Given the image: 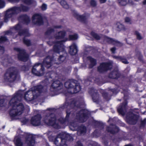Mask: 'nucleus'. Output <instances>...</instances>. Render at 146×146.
Here are the masks:
<instances>
[{
	"label": "nucleus",
	"mask_w": 146,
	"mask_h": 146,
	"mask_svg": "<svg viewBox=\"0 0 146 146\" xmlns=\"http://www.w3.org/2000/svg\"><path fill=\"white\" fill-rule=\"evenodd\" d=\"M14 11H16L17 14L20 12H27L29 11V8L27 6L24 5L22 4L20 5V6H14L13 7Z\"/></svg>",
	"instance_id": "nucleus-20"
},
{
	"label": "nucleus",
	"mask_w": 146,
	"mask_h": 146,
	"mask_svg": "<svg viewBox=\"0 0 146 146\" xmlns=\"http://www.w3.org/2000/svg\"><path fill=\"white\" fill-rule=\"evenodd\" d=\"M25 143L27 146H34L35 143V138L33 135L27 133L25 137Z\"/></svg>",
	"instance_id": "nucleus-17"
},
{
	"label": "nucleus",
	"mask_w": 146,
	"mask_h": 146,
	"mask_svg": "<svg viewBox=\"0 0 146 146\" xmlns=\"http://www.w3.org/2000/svg\"><path fill=\"white\" fill-rule=\"evenodd\" d=\"M14 50L19 52L17 54V58L19 60L23 62L27 61L29 58V55L24 49H21L19 48L15 47Z\"/></svg>",
	"instance_id": "nucleus-8"
},
{
	"label": "nucleus",
	"mask_w": 146,
	"mask_h": 146,
	"mask_svg": "<svg viewBox=\"0 0 146 146\" xmlns=\"http://www.w3.org/2000/svg\"><path fill=\"white\" fill-rule=\"evenodd\" d=\"M23 43L27 46H29L31 45V43L30 40L26 39L25 37H24L23 39Z\"/></svg>",
	"instance_id": "nucleus-41"
},
{
	"label": "nucleus",
	"mask_w": 146,
	"mask_h": 146,
	"mask_svg": "<svg viewBox=\"0 0 146 146\" xmlns=\"http://www.w3.org/2000/svg\"><path fill=\"white\" fill-rule=\"evenodd\" d=\"M62 86V83L59 80H56L53 81L51 86V89L54 90H59L61 89Z\"/></svg>",
	"instance_id": "nucleus-24"
},
{
	"label": "nucleus",
	"mask_w": 146,
	"mask_h": 146,
	"mask_svg": "<svg viewBox=\"0 0 146 146\" xmlns=\"http://www.w3.org/2000/svg\"><path fill=\"white\" fill-rule=\"evenodd\" d=\"M127 102L125 100L121 103L117 108L118 112L120 114L124 115L127 110Z\"/></svg>",
	"instance_id": "nucleus-16"
},
{
	"label": "nucleus",
	"mask_w": 146,
	"mask_h": 146,
	"mask_svg": "<svg viewBox=\"0 0 146 146\" xmlns=\"http://www.w3.org/2000/svg\"><path fill=\"white\" fill-rule=\"evenodd\" d=\"M42 116L40 114H37L32 117L31 120V123L33 126H37L41 124Z\"/></svg>",
	"instance_id": "nucleus-14"
},
{
	"label": "nucleus",
	"mask_w": 146,
	"mask_h": 146,
	"mask_svg": "<svg viewBox=\"0 0 146 146\" xmlns=\"http://www.w3.org/2000/svg\"><path fill=\"white\" fill-rule=\"evenodd\" d=\"M92 123L94 125L97 126L98 127L102 128L103 129L104 128V123L100 121L94 120L93 121Z\"/></svg>",
	"instance_id": "nucleus-38"
},
{
	"label": "nucleus",
	"mask_w": 146,
	"mask_h": 146,
	"mask_svg": "<svg viewBox=\"0 0 146 146\" xmlns=\"http://www.w3.org/2000/svg\"><path fill=\"white\" fill-rule=\"evenodd\" d=\"M60 3L62 7L66 9L69 8V5L67 4L65 0H57Z\"/></svg>",
	"instance_id": "nucleus-35"
},
{
	"label": "nucleus",
	"mask_w": 146,
	"mask_h": 146,
	"mask_svg": "<svg viewBox=\"0 0 146 146\" xmlns=\"http://www.w3.org/2000/svg\"><path fill=\"white\" fill-rule=\"evenodd\" d=\"M66 59V57L65 56L63 55H60L58 58V61L56 62H55V63L57 65H58L59 64L62 63Z\"/></svg>",
	"instance_id": "nucleus-37"
},
{
	"label": "nucleus",
	"mask_w": 146,
	"mask_h": 146,
	"mask_svg": "<svg viewBox=\"0 0 146 146\" xmlns=\"http://www.w3.org/2000/svg\"><path fill=\"white\" fill-rule=\"evenodd\" d=\"M102 97L104 99L107 101H109L111 99L112 95L110 94L108 92L104 91H103L101 92Z\"/></svg>",
	"instance_id": "nucleus-34"
},
{
	"label": "nucleus",
	"mask_w": 146,
	"mask_h": 146,
	"mask_svg": "<svg viewBox=\"0 0 146 146\" xmlns=\"http://www.w3.org/2000/svg\"><path fill=\"white\" fill-rule=\"evenodd\" d=\"M113 67V63L111 62H104L101 63L97 68V70L99 73L104 74L108 71L110 70Z\"/></svg>",
	"instance_id": "nucleus-6"
},
{
	"label": "nucleus",
	"mask_w": 146,
	"mask_h": 146,
	"mask_svg": "<svg viewBox=\"0 0 146 146\" xmlns=\"http://www.w3.org/2000/svg\"><path fill=\"white\" fill-rule=\"evenodd\" d=\"M68 39V38H66L64 40L57 41L56 44L53 46L54 51L57 53H59L60 52L64 51L65 48L63 43L67 41Z\"/></svg>",
	"instance_id": "nucleus-9"
},
{
	"label": "nucleus",
	"mask_w": 146,
	"mask_h": 146,
	"mask_svg": "<svg viewBox=\"0 0 146 146\" xmlns=\"http://www.w3.org/2000/svg\"><path fill=\"white\" fill-rule=\"evenodd\" d=\"M113 57L116 59L117 60L125 64H128L129 63V62L127 61L125 57L124 56H113Z\"/></svg>",
	"instance_id": "nucleus-31"
},
{
	"label": "nucleus",
	"mask_w": 146,
	"mask_h": 146,
	"mask_svg": "<svg viewBox=\"0 0 146 146\" xmlns=\"http://www.w3.org/2000/svg\"><path fill=\"white\" fill-rule=\"evenodd\" d=\"M110 50L112 53L115 54V50H116V48L115 47H112L111 48Z\"/></svg>",
	"instance_id": "nucleus-64"
},
{
	"label": "nucleus",
	"mask_w": 146,
	"mask_h": 146,
	"mask_svg": "<svg viewBox=\"0 0 146 146\" xmlns=\"http://www.w3.org/2000/svg\"><path fill=\"white\" fill-rule=\"evenodd\" d=\"M54 29L52 28H48L45 33V35H49L52 33L54 32Z\"/></svg>",
	"instance_id": "nucleus-49"
},
{
	"label": "nucleus",
	"mask_w": 146,
	"mask_h": 146,
	"mask_svg": "<svg viewBox=\"0 0 146 146\" xmlns=\"http://www.w3.org/2000/svg\"><path fill=\"white\" fill-rule=\"evenodd\" d=\"M64 86L67 89L68 93L71 94L77 93L81 89L80 84L74 82L66 81L64 83Z\"/></svg>",
	"instance_id": "nucleus-4"
},
{
	"label": "nucleus",
	"mask_w": 146,
	"mask_h": 146,
	"mask_svg": "<svg viewBox=\"0 0 146 146\" xmlns=\"http://www.w3.org/2000/svg\"><path fill=\"white\" fill-rule=\"evenodd\" d=\"M5 6V3L3 0H0V9L3 8Z\"/></svg>",
	"instance_id": "nucleus-59"
},
{
	"label": "nucleus",
	"mask_w": 146,
	"mask_h": 146,
	"mask_svg": "<svg viewBox=\"0 0 146 146\" xmlns=\"http://www.w3.org/2000/svg\"><path fill=\"white\" fill-rule=\"evenodd\" d=\"M59 137H57L54 139V144L57 146H64L63 145V142H62L61 140L60 143H59V140H58V138H59Z\"/></svg>",
	"instance_id": "nucleus-42"
},
{
	"label": "nucleus",
	"mask_w": 146,
	"mask_h": 146,
	"mask_svg": "<svg viewBox=\"0 0 146 146\" xmlns=\"http://www.w3.org/2000/svg\"><path fill=\"white\" fill-rule=\"evenodd\" d=\"M22 1L25 4L28 5H30L33 3L32 0H22Z\"/></svg>",
	"instance_id": "nucleus-54"
},
{
	"label": "nucleus",
	"mask_w": 146,
	"mask_h": 146,
	"mask_svg": "<svg viewBox=\"0 0 146 146\" xmlns=\"http://www.w3.org/2000/svg\"><path fill=\"white\" fill-rule=\"evenodd\" d=\"M21 70L24 71H28L29 69V66L28 65H24L21 67Z\"/></svg>",
	"instance_id": "nucleus-51"
},
{
	"label": "nucleus",
	"mask_w": 146,
	"mask_h": 146,
	"mask_svg": "<svg viewBox=\"0 0 146 146\" xmlns=\"http://www.w3.org/2000/svg\"><path fill=\"white\" fill-rule=\"evenodd\" d=\"M146 124V118H145L143 120L141 121L140 127L141 128H144Z\"/></svg>",
	"instance_id": "nucleus-52"
},
{
	"label": "nucleus",
	"mask_w": 146,
	"mask_h": 146,
	"mask_svg": "<svg viewBox=\"0 0 146 146\" xmlns=\"http://www.w3.org/2000/svg\"><path fill=\"white\" fill-rule=\"evenodd\" d=\"M53 60V58L48 56L44 59L42 63L45 67L48 69L52 66Z\"/></svg>",
	"instance_id": "nucleus-21"
},
{
	"label": "nucleus",
	"mask_w": 146,
	"mask_h": 146,
	"mask_svg": "<svg viewBox=\"0 0 146 146\" xmlns=\"http://www.w3.org/2000/svg\"><path fill=\"white\" fill-rule=\"evenodd\" d=\"M40 65V70L39 71L40 72H43L44 71V65L43 63H42L38 62L36 63L35 64V66H39Z\"/></svg>",
	"instance_id": "nucleus-45"
},
{
	"label": "nucleus",
	"mask_w": 146,
	"mask_h": 146,
	"mask_svg": "<svg viewBox=\"0 0 146 146\" xmlns=\"http://www.w3.org/2000/svg\"><path fill=\"white\" fill-rule=\"evenodd\" d=\"M121 76V74L119 71L114 69L108 74V77L110 78L117 80Z\"/></svg>",
	"instance_id": "nucleus-22"
},
{
	"label": "nucleus",
	"mask_w": 146,
	"mask_h": 146,
	"mask_svg": "<svg viewBox=\"0 0 146 146\" xmlns=\"http://www.w3.org/2000/svg\"><path fill=\"white\" fill-rule=\"evenodd\" d=\"M106 131L111 134L115 135L119 131L120 129L115 124L111 123L109 126L107 127Z\"/></svg>",
	"instance_id": "nucleus-11"
},
{
	"label": "nucleus",
	"mask_w": 146,
	"mask_h": 146,
	"mask_svg": "<svg viewBox=\"0 0 146 146\" xmlns=\"http://www.w3.org/2000/svg\"><path fill=\"white\" fill-rule=\"evenodd\" d=\"M134 35L136 36L137 39L138 40H141L143 39V37L141 35L140 33L137 31L134 32Z\"/></svg>",
	"instance_id": "nucleus-46"
},
{
	"label": "nucleus",
	"mask_w": 146,
	"mask_h": 146,
	"mask_svg": "<svg viewBox=\"0 0 146 146\" xmlns=\"http://www.w3.org/2000/svg\"><path fill=\"white\" fill-rule=\"evenodd\" d=\"M73 15L75 18L79 21L84 23H86V18L85 16L80 15L77 13H74L73 14Z\"/></svg>",
	"instance_id": "nucleus-27"
},
{
	"label": "nucleus",
	"mask_w": 146,
	"mask_h": 146,
	"mask_svg": "<svg viewBox=\"0 0 146 146\" xmlns=\"http://www.w3.org/2000/svg\"><path fill=\"white\" fill-rule=\"evenodd\" d=\"M37 67V66H35V65L33 67L32 70V73L38 76H41L42 74L40 73L39 71H38L36 69L35 67Z\"/></svg>",
	"instance_id": "nucleus-36"
},
{
	"label": "nucleus",
	"mask_w": 146,
	"mask_h": 146,
	"mask_svg": "<svg viewBox=\"0 0 146 146\" xmlns=\"http://www.w3.org/2000/svg\"><path fill=\"white\" fill-rule=\"evenodd\" d=\"M44 121L47 125L51 126L55 129H58L60 128L58 124L56 123V118L55 115L52 117H50L48 119L45 118Z\"/></svg>",
	"instance_id": "nucleus-10"
},
{
	"label": "nucleus",
	"mask_w": 146,
	"mask_h": 146,
	"mask_svg": "<svg viewBox=\"0 0 146 146\" xmlns=\"http://www.w3.org/2000/svg\"><path fill=\"white\" fill-rule=\"evenodd\" d=\"M117 30L119 31H125V28L124 26L122 24L118 22L117 23Z\"/></svg>",
	"instance_id": "nucleus-39"
},
{
	"label": "nucleus",
	"mask_w": 146,
	"mask_h": 146,
	"mask_svg": "<svg viewBox=\"0 0 146 146\" xmlns=\"http://www.w3.org/2000/svg\"><path fill=\"white\" fill-rule=\"evenodd\" d=\"M139 117L138 115L134 114L132 111H129L126 115V121L129 124L134 125L137 123Z\"/></svg>",
	"instance_id": "nucleus-7"
},
{
	"label": "nucleus",
	"mask_w": 146,
	"mask_h": 146,
	"mask_svg": "<svg viewBox=\"0 0 146 146\" xmlns=\"http://www.w3.org/2000/svg\"><path fill=\"white\" fill-rule=\"evenodd\" d=\"M85 1H86L87 0H84ZM90 5L94 7H95L97 5L96 2L95 0H91L90 2Z\"/></svg>",
	"instance_id": "nucleus-55"
},
{
	"label": "nucleus",
	"mask_w": 146,
	"mask_h": 146,
	"mask_svg": "<svg viewBox=\"0 0 146 146\" xmlns=\"http://www.w3.org/2000/svg\"><path fill=\"white\" fill-rule=\"evenodd\" d=\"M77 47L75 43H73L70 46L69 52L71 55L74 56L76 55L78 52Z\"/></svg>",
	"instance_id": "nucleus-28"
},
{
	"label": "nucleus",
	"mask_w": 146,
	"mask_h": 146,
	"mask_svg": "<svg viewBox=\"0 0 146 146\" xmlns=\"http://www.w3.org/2000/svg\"><path fill=\"white\" fill-rule=\"evenodd\" d=\"M66 115L65 117V119L68 122L69 120L70 116V112H68V110H66Z\"/></svg>",
	"instance_id": "nucleus-58"
},
{
	"label": "nucleus",
	"mask_w": 146,
	"mask_h": 146,
	"mask_svg": "<svg viewBox=\"0 0 146 146\" xmlns=\"http://www.w3.org/2000/svg\"><path fill=\"white\" fill-rule=\"evenodd\" d=\"M78 37V35L75 34L73 35H69L68 36L69 40H76Z\"/></svg>",
	"instance_id": "nucleus-43"
},
{
	"label": "nucleus",
	"mask_w": 146,
	"mask_h": 146,
	"mask_svg": "<svg viewBox=\"0 0 146 146\" xmlns=\"http://www.w3.org/2000/svg\"><path fill=\"white\" fill-rule=\"evenodd\" d=\"M119 4L122 6L126 5L127 4V0H117Z\"/></svg>",
	"instance_id": "nucleus-47"
},
{
	"label": "nucleus",
	"mask_w": 146,
	"mask_h": 146,
	"mask_svg": "<svg viewBox=\"0 0 146 146\" xmlns=\"http://www.w3.org/2000/svg\"><path fill=\"white\" fill-rule=\"evenodd\" d=\"M43 88V86L40 84L30 88L25 93V99L27 101L33 100L38 96L37 92L41 93L42 92Z\"/></svg>",
	"instance_id": "nucleus-2"
},
{
	"label": "nucleus",
	"mask_w": 146,
	"mask_h": 146,
	"mask_svg": "<svg viewBox=\"0 0 146 146\" xmlns=\"http://www.w3.org/2000/svg\"><path fill=\"white\" fill-rule=\"evenodd\" d=\"M8 39L5 36H1L0 37V43H3L7 41Z\"/></svg>",
	"instance_id": "nucleus-50"
},
{
	"label": "nucleus",
	"mask_w": 146,
	"mask_h": 146,
	"mask_svg": "<svg viewBox=\"0 0 146 146\" xmlns=\"http://www.w3.org/2000/svg\"><path fill=\"white\" fill-rule=\"evenodd\" d=\"M18 74V71L15 67H11L9 68L5 73L4 79L6 82H13L16 79Z\"/></svg>",
	"instance_id": "nucleus-3"
},
{
	"label": "nucleus",
	"mask_w": 146,
	"mask_h": 146,
	"mask_svg": "<svg viewBox=\"0 0 146 146\" xmlns=\"http://www.w3.org/2000/svg\"><path fill=\"white\" fill-rule=\"evenodd\" d=\"M90 112L86 109H82L76 113V118L80 123H84L86 122L89 117Z\"/></svg>",
	"instance_id": "nucleus-5"
},
{
	"label": "nucleus",
	"mask_w": 146,
	"mask_h": 146,
	"mask_svg": "<svg viewBox=\"0 0 146 146\" xmlns=\"http://www.w3.org/2000/svg\"><path fill=\"white\" fill-rule=\"evenodd\" d=\"M75 146H83L81 142L79 141H78L76 143Z\"/></svg>",
	"instance_id": "nucleus-63"
},
{
	"label": "nucleus",
	"mask_w": 146,
	"mask_h": 146,
	"mask_svg": "<svg viewBox=\"0 0 146 146\" xmlns=\"http://www.w3.org/2000/svg\"><path fill=\"white\" fill-rule=\"evenodd\" d=\"M94 81L98 85H100L102 84V82L101 81V80L98 78H96Z\"/></svg>",
	"instance_id": "nucleus-60"
},
{
	"label": "nucleus",
	"mask_w": 146,
	"mask_h": 146,
	"mask_svg": "<svg viewBox=\"0 0 146 146\" xmlns=\"http://www.w3.org/2000/svg\"><path fill=\"white\" fill-rule=\"evenodd\" d=\"M14 7H13L6 11L4 17L5 22H7L9 18L12 17L13 15L17 14L16 11H14Z\"/></svg>",
	"instance_id": "nucleus-15"
},
{
	"label": "nucleus",
	"mask_w": 146,
	"mask_h": 146,
	"mask_svg": "<svg viewBox=\"0 0 146 146\" xmlns=\"http://www.w3.org/2000/svg\"><path fill=\"white\" fill-rule=\"evenodd\" d=\"M90 35L94 38L97 40H100L101 39V37L98 34L92 31L90 33Z\"/></svg>",
	"instance_id": "nucleus-40"
},
{
	"label": "nucleus",
	"mask_w": 146,
	"mask_h": 146,
	"mask_svg": "<svg viewBox=\"0 0 146 146\" xmlns=\"http://www.w3.org/2000/svg\"><path fill=\"white\" fill-rule=\"evenodd\" d=\"M77 132L80 135H84L86 133L87 129L85 126L82 125L79 126Z\"/></svg>",
	"instance_id": "nucleus-32"
},
{
	"label": "nucleus",
	"mask_w": 146,
	"mask_h": 146,
	"mask_svg": "<svg viewBox=\"0 0 146 146\" xmlns=\"http://www.w3.org/2000/svg\"><path fill=\"white\" fill-rule=\"evenodd\" d=\"M110 91L112 92L113 94H116L117 93V89L115 88H112L110 90Z\"/></svg>",
	"instance_id": "nucleus-62"
},
{
	"label": "nucleus",
	"mask_w": 146,
	"mask_h": 146,
	"mask_svg": "<svg viewBox=\"0 0 146 146\" xmlns=\"http://www.w3.org/2000/svg\"><path fill=\"white\" fill-rule=\"evenodd\" d=\"M14 29L16 31H20L22 29V26L19 24H17L14 27Z\"/></svg>",
	"instance_id": "nucleus-48"
},
{
	"label": "nucleus",
	"mask_w": 146,
	"mask_h": 146,
	"mask_svg": "<svg viewBox=\"0 0 146 146\" xmlns=\"http://www.w3.org/2000/svg\"><path fill=\"white\" fill-rule=\"evenodd\" d=\"M58 121L61 124H63L66 122H68L65 118L61 117L59 118L58 119Z\"/></svg>",
	"instance_id": "nucleus-56"
},
{
	"label": "nucleus",
	"mask_w": 146,
	"mask_h": 146,
	"mask_svg": "<svg viewBox=\"0 0 146 146\" xmlns=\"http://www.w3.org/2000/svg\"><path fill=\"white\" fill-rule=\"evenodd\" d=\"M87 59L89 60L90 62V64L89 65L88 68L90 69H92L96 65L97 62V60L92 58V56H89L87 57Z\"/></svg>",
	"instance_id": "nucleus-30"
},
{
	"label": "nucleus",
	"mask_w": 146,
	"mask_h": 146,
	"mask_svg": "<svg viewBox=\"0 0 146 146\" xmlns=\"http://www.w3.org/2000/svg\"><path fill=\"white\" fill-rule=\"evenodd\" d=\"M89 93L91 95L93 101L98 103L99 101V94L98 91L95 89L94 88L92 87L90 89Z\"/></svg>",
	"instance_id": "nucleus-13"
},
{
	"label": "nucleus",
	"mask_w": 146,
	"mask_h": 146,
	"mask_svg": "<svg viewBox=\"0 0 146 146\" xmlns=\"http://www.w3.org/2000/svg\"><path fill=\"white\" fill-rule=\"evenodd\" d=\"M5 99L4 98L0 99V108L5 106Z\"/></svg>",
	"instance_id": "nucleus-57"
},
{
	"label": "nucleus",
	"mask_w": 146,
	"mask_h": 146,
	"mask_svg": "<svg viewBox=\"0 0 146 146\" xmlns=\"http://www.w3.org/2000/svg\"><path fill=\"white\" fill-rule=\"evenodd\" d=\"M76 102L74 100H72L70 102V103L68 102H65L62 106L63 109L67 108L69 106L72 108H74L75 107L78 108L79 106L76 105Z\"/></svg>",
	"instance_id": "nucleus-25"
},
{
	"label": "nucleus",
	"mask_w": 146,
	"mask_h": 146,
	"mask_svg": "<svg viewBox=\"0 0 146 146\" xmlns=\"http://www.w3.org/2000/svg\"><path fill=\"white\" fill-rule=\"evenodd\" d=\"M32 19L33 22L36 20L35 23L36 25L40 26L44 24L43 18L40 14L36 13L34 14L32 17Z\"/></svg>",
	"instance_id": "nucleus-12"
},
{
	"label": "nucleus",
	"mask_w": 146,
	"mask_h": 146,
	"mask_svg": "<svg viewBox=\"0 0 146 146\" xmlns=\"http://www.w3.org/2000/svg\"><path fill=\"white\" fill-rule=\"evenodd\" d=\"M18 20L20 22L26 25H28L31 21L30 17L26 14L20 15L18 17Z\"/></svg>",
	"instance_id": "nucleus-18"
},
{
	"label": "nucleus",
	"mask_w": 146,
	"mask_h": 146,
	"mask_svg": "<svg viewBox=\"0 0 146 146\" xmlns=\"http://www.w3.org/2000/svg\"><path fill=\"white\" fill-rule=\"evenodd\" d=\"M125 22L127 24L131 25L132 23L131 19L128 17H126L124 19Z\"/></svg>",
	"instance_id": "nucleus-53"
},
{
	"label": "nucleus",
	"mask_w": 146,
	"mask_h": 146,
	"mask_svg": "<svg viewBox=\"0 0 146 146\" xmlns=\"http://www.w3.org/2000/svg\"><path fill=\"white\" fill-rule=\"evenodd\" d=\"M59 138L62 142H63L64 146H67V141H71L72 137L68 134H59Z\"/></svg>",
	"instance_id": "nucleus-19"
},
{
	"label": "nucleus",
	"mask_w": 146,
	"mask_h": 146,
	"mask_svg": "<svg viewBox=\"0 0 146 146\" xmlns=\"http://www.w3.org/2000/svg\"><path fill=\"white\" fill-rule=\"evenodd\" d=\"M127 139L125 133L124 132L117 134L114 137L113 140H116L118 142H120L122 140H126Z\"/></svg>",
	"instance_id": "nucleus-26"
},
{
	"label": "nucleus",
	"mask_w": 146,
	"mask_h": 146,
	"mask_svg": "<svg viewBox=\"0 0 146 146\" xmlns=\"http://www.w3.org/2000/svg\"><path fill=\"white\" fill-rule=\"evenodd\" d=\"M66 35V32L65 31H59L57 35L54 36V38L56 40H64Z\"/></svg>",
	"instance_id": "nucleus-29"
},
{
	"label": "nucleus",
	"mask_w": 146,
	"mask_h": 146,
	"mask_svg": "<svg viewBox=\"0 0 146 146\" xmlns=\"http://www.w3.org/2000/svg\"><path fill=\"white\" fill-rule=\"evenodd\" d=\"M47 5L45 3H43L41 7L42 10L43 11L46 10L47 9Z\"/></svg>",
	"instance_id": "nucleus-61"
},
{
	"label": "nucleus",
	"mask_w": 146,
	"mask_h": 146,
	"mask_svg": "<svg viewBox=\"0 0 146 146\" xmlns=\"http://www.w3.org/2000/svg\"><path fill=\"white\" fill-rule=\"evenodd\" d=\"M16 146H23V143L19 138H17L15 143Z\"/></svg>",
	"instance_id": "nucleus-44"
},
{
	"label": "nucleus",
	"mask_w": 146,
	"mask_h": 146,
	"mask_svg": "<svg viewBox=\"0 0 146 146\" xmlns=\"http://www.w3.org/2000/svg\"><path fill=\"white\" fill-rule=\"evenodd\" d=\"M104 40L109 44H112L113 45H117L119 46H122L121 43L119 41L115 40L106 36H105L104 37Z\"/></svg>",
	"instance_id": "nucleus-23"
},
{
	"label": "nucleus",
	"mask_w": 146,
	"mask_h": 146,
	"mask_svg": "<svg viewBox=\"0 0 146 146\" xmlns=\"http://www.w3.org/2000/svg\"><path fill=\"white\" fill-rule=\"evenodd\" d=\"M18 34L20 36L24 35L25 37L29 36L30 35L29 32V31L27 29H21L20 31H18Z\"/></svg>",
	"instance_id": "nucleus-33"
},
{
	"label": "nucleus",
	"mask_w": 146,
	"mask_h": 146,
	"mask_svg": "<svg viewBox=\"0 0 146 146\" xmlns=\"http://www.w3.org/2000/svg\"><path fill=\"white\" fill-rule=\"evenodd\" d=\"M23 95L20 91H18L13 95L12 98L9 102L10 106L12 108L9 111L11 118L13 119L15 117L21 115L25 109L24 106L22 103L17 104V102L23 97Z\"/></svg>",
	"instance_id": "nucleus-1"
}]
</instances>
